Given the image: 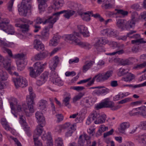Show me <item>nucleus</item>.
Wrapping results in <instances>:
<instances>
[{"mask_svg": "<svg viewBox=\"0 0 146 146\" xmlns=\"http://www.w3.org/2000/svg\"><path fill=\"white\" fill-rule=\"evenodd\" d=\"M57 19V17H53V16L49 17L48 19L44 22V24L49 23L48 26L45 27L41 33L40 38L42 39L47 40L49 37V30L52 28L53 24L56 21Z\"/></svg>", "mask_w": 146, "mask_h": 146, "instance_id": "f257e3e1", "label": "nucleus"}, {"mask_svg": "<svg viewBox=\"0 0 146 146\" xmlns=\"http://www.w3.org/2000/svg\"><path fill=\"white\" fill-rule=\"evenodd\" d=\"M80 36L79 33L74 32L73 34L67 35L65 38L68 40H72L76 44L82 47H84L86 49H89L91 48V46L88 43L83 42L80 41L77 38L76 36L79 37Z\"/></svg>", "mask_w": 146, "mask_h": 146, "instance_id": "f03ea898", "label": "nucleus"}, {"mask_svg": "<svg viewBox=\"0 0 146 146\" xmlns=\"http://www.w3.org/2000/svg\"><path fill=\"white\" fill-rule=\"evenodd\" d=\"M121 107L119 105H115L114 103L110 100L109 98L105 99L103 101L96 107L97 109L103 108H110L113 111L117 110Z\"/></svg>", "mask_w": 146, "mask_h": 146, "instance_id": "7ed1b4c3", "label": "nucleus"}, {"mask_svg": "<svg viewBox=\"0 0 146 146\" xmlns=\"http://www.w3.org/2000/svg\"><path fill=\"white\" fill-rule=\"evenodd\" d=\"M35 97V95L34 92L30 93L29 97V98L27 97V101L28 109L25 108V107H26L25 105H23V109L25 111V114L27 116H30L31 113L34 112L33 104H34V99Z\"/></svg>", "mask_w": 146, "mask_h": 146, "instance_id": "20e7f679", "label": "nucleus"}, {"mask_svg": "<svg viewBox=\"0 0 146 146\" xmlns=\"http://www.w3.org/2000/svg\"><path fill=\"white\" fill-rule=\"evenodd\" d=\"M0 19V29L9 34H13L15 32L14 29L11 25H8L9 20L6 18Z\"/></svg>", "mask_w": 146, "mask_h": 146, "instance_id": "39448f33", "label": "nucleus"}, {"mask_svg": "<svg viewBox=\"0 0 146 146\" xmlns=\"http://www.w3.org/2000/svg\"><path fill=\"white\" fill-rule=\"evenodd\" d=\"M34 68H30L29 74L32 77L35 78L39 75L42 72V67L41 65L40 62H36L35 64Z\"/></svg>", "mask_w": 146, "mask_h": 146, "instance_id": "423d86ee", "label": "nucleus"}, {"mask_svg": "<svg viewBox=\"0 0 146 146\" xmlns=\"http://www.w3.org/2000/svg\"><path fill=\"white\" fill-rule=\"evenodd\" d=\"M136 31H131L127 34V36L130 38H133L137 39L132 40L131 43L132 44H135L139 45L141 43H146V41L144 40L143 38H139L141 37V36L138 34L133 35L132 36H131L134 33H136Z\"/></svg>", "mask_w": 146, "mask_h": 146, "instance_id": "0eeeda50", "label": "nucleus"}, {"mask_svg": "<svg viewBox=\"0 0 146 146\" xmlns=\"http://www.w3.org/2000/svg\"><path fill=\"white\" fill-rule=\"evenodd\" d=\"M16 88H17L19 87L24 88L27 86V82L26 79L22 76H19L13 79Z\"/></svg>", "mask_w": 146, "mask_h": 146, "instance_id": "6e6552de", "label": "nucleus"}, {"mask_svg": "<svg viewBox=\"0 0 146 146\" xmlns=\"http://www.w3.org/2000/svg\"><path fill=\"white\" fill-rule=\"evenodd\" d=\"M75 13V11L72 10H64L60 12H57L54 13L53 14L52 16H53V17H57V20L58 19V17L60 14H64V16L67 19H69L70 17L73 15Z\"/></svg>", "mask_w": 146, "mask_h": 146, "instance_id": "1a4fd4ad", "label": "nucleus"}, {"mask_svg": "<svg viewBox=\"0 0 146 146\" xmlns=\"http://www.w3.org/2000/svg\"><path fill=\"white\" fill-rule=\"evenodd\" d=\"M0 62L3 64V66L5 69L7 70L9 73L11 75L13 74V72L11 71L13 70L14 68L13 66H11V64L10 62H9L3 57L0 54Z\"/></svg>", "mask_w": 146, "mask_h": 146, "instance_id": "9d476101", "label": "nucleus"}, {"mask_svg": "<svg viewBox=\"0 0 146 146\" xmlns=\"http://www.w3.org/2000/svg\"><path fill=\"white\" fill-rule=\"evenodd\" d=\"M95 80L98 82H102L105 80L103 73H100L95 75L90 81L88 82L86 85V86H90L94 84Z\"/></svg>", "mask_w": 146, "mask_h": 146, "instance_id": "9b49d317", "label": "nucleus"}, {"mask_svg": "<svg viewBox=\"0 0 146 146\" xmlns=\"http://www.w3.org/2000/svg\"><path fill=\"white\" fill-rule=\"evenodd\" d=\"M100 114L98 111H93L90 114L89 117L88 119L86 122V123L88 125L90 123V121L92 119V121H96L98 117L100 116Z\"/></svg>", "mask_w": 146, "mask_h": 146, "instance_id": "f8f14e48", "label": "nucleus"}, {"mask_svg": "<svg viewBox=\"0 0 146 146\" xmlns=\"http://www.w3.org/2000/svg\"><path fill=\"white\" fill-rule=\"evenodd\" d=\"M48 73L45 72L42 74L36 82V84L38 86H40L44 83L48 78Z\"/></svg>", "mask_w": 146, "mask_h": 146, "instance_id": "ddd939ff", "label": "nucleus"}, {"mask_svg": "<svg viewBox=\"0 0 146 146\" xmlns=\"http://www.w3.org/2000/svg\"><path fill=\"white\" fill-rule=\"evenodd\" d=\"M30 8V7L21 3V5L18 8L19 15L22 16H26L27 13L28 9Z\"/></svg>", "mask_w": 146, "mask_h": 146, "instance_id": "4468645a", "label": "nucleus"}, {"mask_svg": "<svg viewBox=\"0 0 146 146\" xmlns=\"http://www.w3.org/2000/svg\"><path fill=\"white\" fill-rule=\"evenodd\" d=\"M77 27L79 32L84 37L89 36V33L87 27L84 25H80L78 26Z\"/></svg>", "mask_w": 146, "mask_h": 146, "instance_id": "2eb2a0df", "label": "nucleus"}, {"mask_svg": "<svg viewBox=\"0 0 146 146\" xmlns=\"http://www.w3.org/2000/svg\"><path fill=\"white\" fill-rule=\"evenodd\" d=\"M34 48L38 50L43 51L44 49V46L39 40L36 39L34 40Z\"/></svg>", "mask_w": 146, "mask_h": 146, "instance_id": "dca6fc26", "label": "nucleus"}, {"mask_svg": "<svg viewBox=\"0 0 146 146\" xmlns=\"http://www.w3.org/2000/svg\"><path fill=\"white\" fill-rule=\"evenodd\" d=\"M59 62V57L57 56H55L52 60H51L49 62V68L51 70H55Z\"/></svg>", "mask_w": 146, "mask_h": 146, "instance_id": "f3484780", "label": "nucleus"}, {"mask_svg": "<svg viewBox=\"0 0 146 146\" xmlns=\"http://www.w3.org/2000/svg\"><path fill=\"white\" fill-rule=\"evenodd\" d=\"M60 36L58 35H55L50 40L49 45L50 46H57L59 42Z\"/></svg>", "mask_w": 146, "mask_h": 146, "instance_id": "a211bd4d", "label": "nucleus"}, {"mask_svg": "<svg viewBox=\"0 0 146 146\" xmlns=\"http://www.w3.org/2000/svg\"><path fill=\"white\" fill-rule=\"evenodd\" d=\"M41 124H40L37 126L36 129L34 132L33 137L35 136L38 137L41 134L43 131V129L42 128L43 126Z\"/></svg>", "mask_w": 146, "mask_h": 146, "instance_id": "6ab92c4d", "label": "nucleus"}, {"mask_svg": "<svg viewBox=\"0 0 146 146\" xmlns=\"http://www.w3.org/2000/svg\"><path fill=\"white\" fill-rule=\"evenodd\" d=\"M35 117L40 123L43 124L45 123V119L42 113L37 111L35 113Z\"/></svg>", "mask_w": 146, "mask_h": 146, "instance_id": "aec40b11", "label": "nucleus"}, {"mask_svg": "<svg viewBox=\"0 0 146 146\" xmlns=\"http://www.w3.org/2000/svg\"><path fill=\"white\" fill-rule=\"evenodd\" d=\"M116 25L118 28L121 30H124L125 29V20L123 19L117 20Z\"/></svg>", "mask_w": 146, "mask_h": 146, "instance_id": "412c9836", "label": "nucleus"}, {"mask_svg": "<svg viewBox=\"0 0 146 146\" xmlns=\"http://www.w3.org/2000/svg\"><path fill=\"white\" fill-rule=\"evenodd\" d=\"M15 26L20 28L21 29L23 33H25L28 31L29 30V26L26 24H21L20 23L16 24Z\"/></svg>", "mask_w": 146, "mask_h": 146, "instance_id": "4be33fe9", "label": "nucleus"}, {"mask_svg": "<svg viewBox=\"0 0 146 146\" xmlns=\"http://www.w3.org/2000/svg\"><path fill=\"white\" fill-rule=\"evenodd\" d=\"M130 126L129 123L128 122H123L120 125V127L119 131L120 133H125V130L129 128Z\"/></svg>", "mask_w": 146, "mask_h": 146, "instance_id": "5701e85b", "label": "nucleus"}, {"mask_svg": "<svg viewBox=\"0 0 146 146\" xmlns=\"http://www.w3.org/2000/svg\"><path fill=\"white\" fill-rule=\"evenodd\" d=\"M48 55V53L47 52H44L36 54L35 58L36 60H42L46 57Z\"/></svg>", "mask_w": 146, "mask_h": 146, "instance_id": "b1692460", "label": "nucleus"}, {"mask_svg": "<svg viewBox=\"0 0 146 146\" xmlns=\"http://www.w3.org/2000/svg\"><path fill=\"white\" fill-rule=\"evenodd\" d=\"M95 62L93 61H86L85 63V64L83 67V70L84 72H85L88 70L92 65Z\"/></svg>", "mask_w": 146, "mask_h": 146, "instance_id": "393cba45", "label": "nucleus"}, {"mask_svg": "<svg viewBox=\"0 0 146 146\" xmlns=\"http://www.w3.org/2000/svg\"><path fill=\"white\" fill-rule=\"evenodd\" d=\"M15 22L16 23V24L20 23L21 24L22 23H27L30 24H32L33 22L28 21L27 19L24 18H18L15 19Z\"/></svg>", "mask_w": 146, "mask_h": 146, "instance_id": "a878e982", "label": "nucleus"}, {"mask_svg": "<svg viewBox=\"0 0 146 146\" xmlns=\"http://www.w3.org/2000/svg\"><path fill=\"white\" fill-rule=\"evenodd\" d=\"M71 98L70 95L65 97L62 101V105L65 106L70 108H71V106L70 104V100Z\"/></svg>", "mask_w": 146, "mask_h": 146, "instance_id": "bb28decb", "label": "nucleus"}, {"mask_svg": "<svg viewBox=\"0 0 146 146\" xmlns=\"http://www.w3.org/2000/svg\"><path fill=\"white\" fill-rule=\"evenodd\" d=\"M106 119V115H100V116L97 119L94 121V123L96 124L102 123L105 122Z\"/></svg>", "mask_w": 146, "mask_h": 146, "instance_id": "cd10ccee", "label": "nucleus"}, {"mask_svg": "<svg viewBox=\"0 0 146 146\" xmlns=\"http://www.w3.org/2000/svg\"><path fill=\"white\" fill-rule=\"evenodd\" d=\"M115 10L117 11L116 14H118L121 15L122 18H124L127 16L128 14V12L127 11H124L123 9H115Z\"/></svg>", "mask_w": 146, "mask_h": 146, "instance_id": "c85d7f7f", "label": "nucleus"}, {"mask_svg": "<svg viewBox=\"0 0 146 146\" xmlns=\"http://www.w3.org/2000/svg\"><path fill=\"white\" fill-rule=\"evenodd\" d=\"M93 13L92 11H88L84 13V14L82 15V18L83 20L86 21H89L90 19V14H92Z\"/></svg>", "mask_w": 146, "mask_h": 146, "instance_id": "c756f323", "label": "nucleus"}, {"mask_svg": "<svg viewBox=\"0 0 146 146\" xmlns=\"http://www.w3.org/2000/svg\"><path fill=\"white\" fill-rule=\"evenodd\" d=\"M17 64L18 70L21 71L24 69L25 65L24 64V60H17Z\"/></svg>", "mask_w": 146, "mask_h": 146, "instance_id": "7c9ffc66", "label": "nucleus"}, {"mask_svg": "<svg viewBox=\"0 0 146 146\" xmlns=\"http://www.w3.org/2000/svg\"><path fill=\"white\" fill-rule=\"evenodd\" d=\"M98 89H100V95H106L108 93L110 90L108 88L105 87L104 86H99Z\"/></svg>", "mask_w": 146, "mask_h": 146, "instance_id": "2f4dec72", "label": "nucleus"}, {"mask_svg": "<svg viewBox=\"0 0 146 146\" xmlns=\"http://www.w3.org/2000/svg\"><path fill=\"white\" fill-rule=\"evenodd\" d=\"M135 78L134 76L131 73H128L125 77L122 78V80L125 82H130L131 81Z\"/></svg>", "mask_w": 146, "mask_h": 146, "instance_id": "473e14b6", "label": "nucleus"}, {"mask_svg": "<svg viewBox=\"0 0 146 146\" xmlns=\"http://www.w3.org/2000/svg\"><path fill=\"white\" fill-rule=\"evenodd\" d=\"M135 22L131 20L127 21L125 20V29H128L132 28L135 26Z\"/></svg>", "mask_w": 146, "mask_h": 146, "instance_id": "72a5a7b5", "label": "nucleus"}, {"mask_svg": "<svg viewBox=\"0 0 146 146\" xmlns=\"http://www.w3.org/2000/svg\"><path fill=\"white\" fill-rule=\"evenodd\" d=\"M52 82L53 84L59 86H62L63 84V82L58 77L55 78L53 79V80H52Z\"/></svg>", "mask_w": 146, "mask_h": 146, "instance_id": "f704fd0d", "label": "nucleus"}, {"mask_svg": "<svg viewBox=\"0 0 146 146\" xmlns=\"http://www.w3.org/2000/svg\"><path fill=\"white\" fill-rule=\"evenodd\" d=\"M55 144L56 146H64L63 140L60 137H58L55 139Z\"/></svg>", "mask_w": 146, "mask_h": 146, "instance_id": "c9c22d12", "label": "nucleus"}, {"mask_svg": "<svg viewBox=\"0 0 146 146\" xmlns=\"http://www.w3.org/2000/svg\"><path fill=\"white\" fill-rule=\"evenodd\" d=\"M131 20L134 21L135 22L139 21V16L138 13L135 12L132 13L131 14Z\"/></svg>", "mask_w": 146, "mask_h": 146, "instance_id": "e433bc0d", "label": "nucleus"}, {"mask_svg": "<svg viewBox=\"0 0 146 146\" xmlns=\"http://www.w3.org/2000/svg\"><path fill=\"white\" fill-rule=\"evenodd\" d=\"M42 136V139L43 140H51L52 138L50 135V133L49 132H48L47 133H45V132Z\"/></svg>", "mask_w": 146, "mask_h": 146, "instance_id": "4c0bfd02", "label": "nucleus"}, {"mask_svg": "<svg viewBox=\"0 0 146 146\" xmlns=\"http://www.w3.org/2000/svg\"><path fill=\"white\" fill-rule=\"evenodd\" d=\"M62 129H65L66 128H68V129H70V127L73 126L74 127H76V124L74 123L72 125H71L70 123H66L64 124L63 125H61Z\"/></svg>", "mask_w": 146, "mask_h": 146, "instance_id": "58836bf2", "label": "nucleus"}, {"mask_svg": "<svg viewBox=\"0 0 146 146\" xmlns=\"http://www.w3.org/2000/svg\"><path fill=\"white\" fill-rule=\"evenodd\" d=\"M47 101L44 100H41L39 102L40 108L42 110H44L46 108Z\"/></svg>", "mask_w": 146, "mask_h": 146, "instance_id": "ea45409f", "label": "nucleus"}, {"mask_svg": "<svg viewBox=\"0 0 146 146\" xmlns=\"http://www.w3.org/2000/svg\"><path fill=\"white\" fill-rule=\"evenodd\" d=\"M53 3L55 6H62L64 2L63 0H53Z\"/></svg>", "mask_w": 146, "mask_h": 146, "instance_id": "a19ab883", "label": "nucleus"}, {"mask_svg": "<svg viewBox=\"0 0 146 146\" xmlns=\"http://www.w3.org/2000/svg\"><path fill=\"white\" fill-rule=\"evenodd\" d=\"M96 42L102 45L107 43L108 42V40L107 38L105 37H101Z\"/></svg>", "mask_w": 146, "mask_h": 146, "instance_id": "79ce46f5", "label": "nucleus"}, {"mask_svg": "<svg viewBox=\"0 0 146 146\" xmlns=\"http://www.w3.org/2000/svg\"><path fill=\"white\" fill-rule=\"evenodd\" d=\"M115 6V5L113 4H111L110 3L105 4L104 3L102 5V7L105 9H107L114 8Z\"/></svg>", "mask_w": 146, "mask_h": 146, "instance_id": "37998d69", "label": "nucleus"}, {"mask_svg": "<svg viewBox=\"0 0 146 146\" xmlns=\"http://www.w3.org/2000/svg\"><path fill=\"white\" fill-rule=\"evenodd\" d=\"M0 78L2 80H6L8 78V75L6 72L2 70L0 73Z\"/></svg>", "mask_w": 146, "mask_h": 146, "instance_id": "c03bdc74", "label": "nucleus"}, {"mask_svg": "<svg viewBox=\"0 0 146 146\" xmlns=\"http://www.w3.org/2000/svg\"><path fill=\"white\" fill-rule=\"evenodd\" d=\"M70 127V129L66 133L65 136L67 137L71 136L73 133L76 129V127H74L73 126Z\"/></svg>", "mask_w": 146, "mask_h": 146, "instance_id": "a18cd8bd", "label": "nucleus"}, {"mask_svg": "<svg viewBox=\"0 0 146 146\" xmlns=\"http://www.w3.org/2000/svg\"><path fill=\"white\" fill-rule=\"evenodd\" d=\"M112 74L113 71L111 70L107 71L105 73H103L105 80L108 79L112 76Z\"/></svg>", "mask_w": 146, "mask_h": 146, "instance_id": "49530a36", "label": "nucleus"}, {"mask_svg": "<svg viewBox=\"0 0 146 146\" xmlns=\"http://www.w3.org/2000/svg\"><path fill=\"white\" fill-rule=\"evenodd\" d=\"M105 128V126L104 125H102L100 126L98 131L97 132L96 134L97 137L101 135L103 132L105 131V129H104Z\"/></svg>", "mask_w": 146, "mask_h": 146, "instance_id": "de8ad7c7", "label": "nucleus"}, {"mask_svg": "<svg viewBox=\"0 0 146 146\" xmlns=\"http://www.w3.org/2000/svg\"><path fill=\"white\" fill-rule=\"evenodd\" d=\"M24 56V54L23 53L18 54L14 55L13 58L17 59V60H23Z\"/></svg>", "mask_w": 146, "mask_h": 146, "instance_id": "09e8293b", "label": "nucleus"}, {"mask_svg": "<svg viewBox=\"0 0 146 146\" xmlns=\"http://www.w3.org/2000/svg\"><path fill=\"white\" fill-rule=\"evenodd\" d=\"M120 64L123 66L129 65L132 64V63L129 59H122L120 62Z\"/></svg>", "mask_w": 146, "mask_h": 146, "instance_id": "8fccbe9b", "label": "nucleus"}, {"mask_svg": "<svg viewBox=\"0 0 146 146\" xmlns=\"http://www.w3.org/2000/svg\"><path fill=\"white\" fill-rule=\"evenodd\" d=\"M109 33V35L111 36L116 37L118 35V32L116 30L110 29Z\"/></svg>", "mask_w": 146, "mask_h": 146, "instance_id": "3c124183", "label": "nucleus"}, {"mask_svg": "<svg viewBox=\"0 0 146 146\" xmlns=\"http://www.w3.org/2000/svg\"><path fill=\"white\" fill-rule=\"evenodd\" d=\"M50 16H49L47 19H46L44 21V18H41L40 17H38L37 18L35 21V24H40L42 23L43 24L44 22L46 20H47L48 17Z\"/></svg>", "mask_w": 146, "mask_h": 146, "instance_id": "603ef678", "label": "nucleus"}, {"mask_svg": "<svg viewBox=\"0 0 146 146\" xmlns=\"http://www.w3.org/2000/svg\"><path fill=\"white\" fill-rule=\"evenodd\" d=\"M33 139L35 146H43L42 143L38 140V137L34 136Z\"/></svg>", "mask_w": 146, "mask_h": 146, "instance_id": "864d4df0", "label": "nucleus"}, {"mask_svg": "<svg viewBox=\"0 0 146 146\" xmlns=\"http://www.w3.org/2000/svg\"><path fill=\"white\" fill-rule=\"evenodd\" d=\"M94 46L98 51L99 52H103L104 51L103 47L102 46V44L96 42L94 44Z\"/></svg>", "mask_w": 146, "mask_h": 146, "instance_id": "5fc2aeb1", "label": "nucleus"}, {"mask_svg": "<svg viewBox=\"0 0 146 146\" xmlns=\"http://www.w3.org/2000/svg\"><path fill=\"white\" fill-rule=\"evenodd\" d=\"M139 111L140 115L143 116H146V107L144 106L141 107L140 111Z\"/></svg>", "mask_w": 146, "mask_h": 146, "instance_id": "6e6d98bb", "label": "nucleus"}, {"mask_svg": "<svg viewBox=\"0 0 146 146\" xmlns=\"http://www.w3.org/2000/svg\"><path fill=\"white\" fill-rule=\"evenodd\" d=\"M127 73L128 71L125 69L121 68L119 69L118 74L119 76H121L125 75Z\"/></svg>", "mask_w": 146, "mask_h": 146, "instance_id": "4d7b16f0", "label": "nucleus"}, {"mask_svg": "<svg viewBox=\"0 0 146 146\" xmlns=\"http://www.w3.org/2000/svg\"><path fill=\"white\" fill-rule=\"evenodd\" d=\"M58 74L55 71V70H51V72L50 74V77L51 78H52V80H53V79L55 78L58 77Z\"/></svg>", "mask_w": 146, "mask_h": 146, "instance_id": "13d9d810", "label": "nucleus"}, {"mask_svg": "<svg viewBox=\"0 0 146 146\" xmlns=\"http://www.w3.org/2000/svg\"><path fill=\"white\" fill-rule=\"evenodd\" d=\"M146 66V62H144L143 63L137 64L134 66L133 68L134 69H140Z\"/></svg>", "mask_w": 146, "mask_h": 146, "instance_id": "bf43d9fd", "label": "nucleus"}, {"mask_svg": "<svg viewBox=\"0 0 146 146\" xmlns=\"http://www.w3.org/2000/svg\"><path fill=\"white\" fill-rule=\"evenodd\" d=\"M83 94L82 93H79L77 95L75 96L73 99V102H75L79 100L83 96Z\"/></svg>", "mask_w": 146, "mask_h": 146, "instance_id": "052dcab7", "label": "nucleus"}, {"mask_svg": "<svg viewBox=\"0 0 146 146\" xmlns=\"http://www.w3.org/2000/svg\"><path fill=\"white\" fill-rule=\"evenodd\" d=\"M95 128L94 126H92L88 130V131L90 135L93 136L95 133Z\"/></svg>", "mask_w": 146, "mask_h": 146, "instance_id": "680f3d73", "label": "nucleus"}, {"mask_svg": "<svg viewBox=\"0 0 146 146\" xmlns=\"http://www.w3.org/2000/svg\"><path fill=\"white\" fill-rule=\"evenodd\" d=\"M24 129L27 135L29 136L30 135V128L27 125H24Z\"/></svg>", "mask_w": 146, "mask_h": 146, "instance_id": "e2e57ef3", "label": "nucleus"}, {"mask_svg": "<svg viewBox=\"0 0 146 146\" xmlns=\"http://www.w3.org/2000/svg\"><path fill=\"white\" fill-rule=\"evenodd\" d=\"M80 5H79L78 3H73L71 4V8L76 11L79 10Z\"/></svg>", "mask_w": 146, "mask_h": 146, "instance_id": "0e129e2a", "label": "nucleus"}, {"mask_svg": "<svg viewBox=\"0 0 146 146\" xmlns=\"http://www.w3.org/2000/svg\"><path fill=\"white\" fill-rule=\"evenodd\" d=\"M83 135H80L78 141V143L79 145L81 146H83L85 141L83 140L82 139Z\"/></svg>", "mask_w": 146, "mask_h": 146, "instance_id": "69168bd1", "label": "nucleus"}, {"mask_svg": "<svg viewBox=\"0 0 146 146\" xmlns=\"http://www.w3.org/2000/svg\"><path fill=\"white\" fill-rule=\"evenodd\" d=\"M131 101L132 99L131 98H127L119 101L118 103L119 104H122Z\"/></svg>", "mask_w": 146, "mask_h": 146, "instance_id": "338daca9", "label": "nucleus"}, {"mask_svg": "<svg viewBox=\"0 0 146 146\" xmlns=\"http://www.w3.org/2000/svg\"><path fill=\"white\" fill-rule=\"evenodd\" d=\"M124 53V51L123 50L121 49L118 51H117L113 52L110 53L109 54L110 55H113L116 54H121Z\"/></svg>", "mask_w": 146, "mask_h": 146, "instance_id": "774afa93", "label": "nucleus"}]
</instances>
